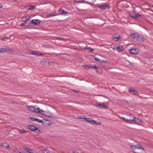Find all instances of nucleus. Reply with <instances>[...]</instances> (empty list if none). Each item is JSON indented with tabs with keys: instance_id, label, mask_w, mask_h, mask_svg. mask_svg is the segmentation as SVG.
I'll use <instances>...</instances> for the list:
<instances>
[{
	"instance_id": "1",
	"label": "nucleus",
	"mask_w": 153,
	"mask_h": 153,
	"mask_svg": "<svg viewBox=\"0 0 153 153\" xmlns=\"http://www.w3.org/2000/svg\"><path fill=\"white\" fill-rule=\"evenodd\" d=\"M120 118L129 123H133L139 125L141 122L140 120L138 118L134 117H132V119L125 118L123 117H120Z\"/></svg>"
},
{
	"instance_id": "2",
	"label": "nucleus",
	"mask_w": 153,
	"mask_h": 153,
	"mask_svg": "<svg viewBox=\"0 0 153 153\" xmlns=\"http://www.w3.org/2000/svg\"><path fill=\"white\" fill-rule=\"evenodd\" d=\"M95 106L100 108H105L108 107V105L107 103H98L95 104Z\"/></svg>"
},
{
	"instance_id": "3",
	"label": "nucleus",
	"mask_w": 153,
	"mask_h": 153,
	"mask_svg": "<svg viewBox=\"0 0 153 153\" xmlns=\"http://www.w3.org/2000/svg\"><path fill=\"white\" fill-rule=\"evenodd\" d=\"M33 111V112L42 114H43V113L44 112V111L43 110L40 109V108L37 106H34Z\"/></svg>"
},
{
	"instance_id": "4",
	"label": "nucleus",
	"mask_w": 153,
	"mask_h": 153,
	"mask_svg": "<svg viewBox=\"0 0 153 153\" xmlns=\"http://www.w3.org/2000/svg\"><path fill=\"white\" fill-rule=\"evenodd\" d=\"M131 148L132 150L135 149H141L145 151V149L140 145H137L134 146H131Z\"/></svg>"
},
{
	"instance_id": "5",
	"label": "nucleus",
	"mask_w": 153,
	"mask_h": 153,
	"mask_svg": "<svg viewBox=\"0 0 153 153\" xmlns=\"http://www.w3.org/2000/svg\"><path fill=\"white\" fill-rule=\"evenodd\" d=\"M30 22V24L32 26H36L40 23L41 21L39 19H33L31 20Z\"/></svg>"
},
{
	"instance_id": "6",
	"label": "nucleus",
	"mask_w": 153,
	"mask_h": 153,
	"mask_svg": "<svg viewBox=\"0 0 153 153\" xmlns=\"http://www.w3.org/2000/svg\"><path fill=\"white\" fill-rule=\"evenodd\" d=\"M13 51V50L9 48H0V53L3 52H9Z\"/></svg>"
},
{
	"instance_id": "7",
	"label": "nucleus",
	"mask_w": 153,
	"mask_h": 153,
	"mask_svg": "<svg viewBox=\"0 0 153 153\" xmlns=\"http://www.w3.org/2000/svg\"><path fill=\"white\" fill-rule=\"evenodd\" d=\"M28 128L32 131L36 130L37 131L38 133H39L40 132L38 130V128H36L34 126L29 125L28 126Z\"/></svg>"
},
{
	"instance_id": "8",
	"label": "nucleus",
	"mask_w": 153,
	"mask_h": 153,
	"mask_svg": "<svg viewBox=\"0 0 153 153\" xmlns=\"http://www.w3.org/2000/svg\"><path fill=\"white\" fill-rule=\"evenodd\" d=\"M98 7L102 10H105L107 8H109L110 6L108 4H104L99 5Z\"/></svg>"
},
{
	"instance_id": "9",
	"label": "nucleus",
	"mask_w": 153,
	"mask_h": 153,
	"mask_svg": "<svg viewBox=\"0 0 153 153\" xmlns=\"http://www.w3.org/2000/svg\"><path fill=\"white\" fill-rule=\"evenodd\" d=\"M83 119L84 120L86 121L87 122H88L96 124L95 121L92 118H87L84 117Z\"/></svg>"
},
{
	"instance_id": "10",
	"label": "nucleus",
	"mask_w": 153,
	"mask_h": 153,
	"mask_svg": "<svg viewBox=\"0 0 153 153\" xmlns=\"http://www.w3.org/2000/svg\"><path fill=\"white\" fill-rule=\"evenodd\" d=\"M24 150L29 153H36V151L33 150L29 149L27 147L24 148Z\"/></svg>"
},
{
	"instance_id": "11",
	"label": "nucleus",
	"mask_w": 153,
	"mask_h": 153,
	"mask_svg": "<svg viewBox=\"0 0 153 153\" xmlns=\"http://www.w3.org/2000/svg\"><path fill=\"white\" fill-rule=\"evenodd\" d=\"M114 50H117L118 51H122L124 50V48L122 46L120 45L117 47H114Z\"/></svg>"
},
{
	"instance_id": "12",
	"label": "nucleus",
	"mask_w": 153,
	"mask_h": 153,
	"mask_svg": "<svg viewBox=\"0 0 153 153\" xmlns=\"http://www.w3.org/2000/svg\"><path fill=\"white\" fill-rule=\"evenodd\" d=\"M31 53L33 55H44V54L42 53H40L39 52H37L36 51H33L31 52Z\"/></svg>"
},
{
	"instance_id": "13",
	"label": "nucleus",
	"mask_w": 153,
	"mask_h": 153,
	"mask_svg": "<svg viewBox=\"0 0 153 153\" xmlns=\"http://www.w3.org/2000/svg\"><path fill=\"white\" fill-rule=\"evenodd\" d=\"M120 39V36L119 35L114 36H113L112 39L114 41H118Z\"/></svg>"
},
{
	"instance_id": "14",
	"label": "nucleus",
	"mask_w": 153,
	"mask_h": 153,
	"mask_svg": "<svg viewBox=\"0 0 153 153\" xmlns=\"http://www.w3.org/2000/svg\"><path fill=\"white\" fill-rule=\"evenodd\" d=\"M130 36L132 39H134L136 38H138L139 35L137 33H132L130 35Z\"/></svg>"
},
{
	"instance_id": "15",
	"label": "nucleus",
	"mask_w": 153,
	"mask_h": 153,
	"mask_svg": "<svg viewBox=\"0 0 153 153\" xmlns=\"http://www.w3.org/2000/svg\"><path fill=\"white\" fill-rule=\"evenodd\" d=\"M130 16L132 18H137L138 17L141 16V15L140 14L138 13H137L136 14H131L130 15Z\"/></svg>"
},
{
	"instance_id": "16",
	"label": "nucleus",
	"mask_w": 153,
	"mask_h": 153,
	"mask_svg": "<svg viewBox=\"0 0 153 153\" xmlns=\"http://www.w3.org/2000/svg\"><path fill=\"white\" fill-rule=\"evenodd\" d=\"M130 52L132 54H136L137 53V52L136 49H131L130 50Z\"/></svg>"
},
{
	"instance_id": "17",
	"label": "nucleus",
	"mask_w": 153,
	"mask_h": 153,
	"mask_svg": "<svg viewBox=\"0 0 153 153\" xmlns=\"http://www.w3.org/2000/svg\"><path fill=\"white\" fill-rule=\"evenodd\" d=\"M27 107L29 111L33 112L34 106L31 105H28L27 106Z\"/></svg>"
},
{
	"instance_id": "18",
	"label": "nucleus",
	"mask_w": 153,
	"mask_h": 153,
	"mask_svg": "<svg viewBox=\"0 0 153 153\" xmlns=\"http://www.w3.org/2000/svg\"><path fill=\"white\" fill-rule=\"evenodd\" d=\"M129 91H131L134 93V94L135 95H138V93L137 91L135 90L130 89L129 90Z\"/></svg>"
},
{
	"instance_id": "19",
	"label": "nucleus",
	"mask_w": 153,
	"mask_h": 153,
	"mask_svg": "<svg viewBox=\"0 0 153 153\" xmlns=\"http://www.w3.org/2000/svg\"><path fill=\"white\" fill-rule=\"evenodd\" d=\"M85 49L88 50L90 51H92L94 50L93 49L88 47H86L85 48Z\"/></svg>"
},
{
	"instance_id": "20",
	"label": "nucleus",
	"mask_w": 153,
	"mask_h": 153,
	"mask_svg": "<svg viewBox=\"0 0 153 153\" xmlns=\"http://www.w3.org/2000/svg\"><path fill=\"white\" fill-rule=\"evenodd\" d=\"M36 8V6H32L30 7L28 10H32Z\"/></svg>"
},
{
	"instance_id": "21",
	"label": "nucleus",
	"mask_w": 153,
	"mask_h": 153,
	"mask_svg": "<svg viewBox=\"0 0 153 153\" xmlns=\"http://www.w3.org/2000/svg\"><path fill=\"white\" fill-rule=\"evenodd\" d=\"M19 131L22 133H26L27 132V131H26V130H23V129H22V130H19Z\"/></svg>"
},
{
	"instance_id": "22",
	"label": "nucleus",
	"mask_w": 153,
	"mask_h": 153,
	"mask_svg": "<svg viewBox=\"0 0 153 153\" xmlns=\"http://www.w3.org/2000/svg\"><path fill=\"white\" fill-rule=\"evenodd\" d=\"M61 13L62 14H66L67 13V11H64L63 10H61Z\"/></svg>"
},
{
	"instance_id": "23",
	"label": "nucleus",
	"mask_w": 153,
	"mask_h": 153,
	"mask_svg": "<svg viewBox=\"0 0 153 153\" xmlns=\"http://www.w3.org/2000/svg\"><path fill=\"white\" fill-rule=\"evenodd\" d=\"M25 19L26 20V21H28L30 19V16H27L25 17Z\"/></svg>"
},
{
	"instance_id": "24",
	"label": "nucleus",
	"mask_w": 153,
	"mask_h": 153,
	"mask_svg": "<svg viewBox=\"0 0 153 153\" xmlns=\"http://www.w3.org/2000/svg\"><path fill=\"white\" fill-rule=\"evenodd\" d=\"M42 153H50L49 152L47 151V150L45 149H44V150H42Z\"/></svg>"
},
{
	"instance_id": "25",
	"label": "nucleus",
	"mask_w": 153,
	"mask_h": 153,
	"mask_svg": "<svg viewBox=\"0 0 153 153\" xmlns=\"http://www.w3.org/2000/svg\"><path fill=\"white\" fill-rule=\"evenodd\" d=\"M127 117H128L127 118L132 119V117L134 116L132 115H131V114H130L127 115Z\"/></svg>"
},
{
	"instance_id": "26",
	"label": "nucleus",
	"mask_w": 153,
	"mask_h": 153,
	"mask_svg": "<svg viewBox=\"0 0 153 153\" xmlns=\"http://www.w3.org/2000/svg\"><path fill=\"white\" fill-rule=\"evenodd\" d=\"M5 147L7 150H10V147L8 144H7V146H5Z\"/></svg>"
},
{
	"instance_id": "27",
	"label": "nucleus",
	"mask_w": 153,
	"mask_h": 153,
	"mask_svg": "<svg viewBox=\"0 0 153 153\" xmlns=\"http://www.w3.org/2000/svg\"><path fill=\"white\" fill-rule=\"evenodd\" d=\"M36 122H38L40 123H41L42 122V120H39L38 119H36Z\"/></svg>"
},
{
	"instance_id": "28",
	"label": "nucleus",
	"mask_w": 153,
	"mask_h": 153,
	"mask_svg": "<svg viewBox=\"0 0 153 153\" xmlns=\"http://www.w3.org/2000/svg\"><path fill=\"white\" fill-rule=\"evenodd\" d=\"M91 68L96 69H97L98 68V67L96 66H92Z\"/></svg>"
},
{
	"instance_id": "29",
	"label": "nucleus",
	"mask_w": 153,
	"mask_h": 153,
	"mask_svg": "<svg viewBox=\"0 0 153 153\" xmlns=\"http://www.w3.org/2000/svg\"><path fill=\"white\" fill-rule=\"evenodd\" d=\"M30 118L32 121H36V119L35 118L31 117H30Z\"/></svg>"
},
{
	"instance_id": "30",
	"label": "nucleus",
	"mask_w": 153,
	"mask_h": 153,
	"mask_svg": "<svg viewBox=\"0 0 153 153\" xmlns=\"http://www.w3.org/2000/svg\"><path fill=\"white\" fill-rule=\"evenodd\" d=\"M25 23H22V24H21L20 25V26H22V27H25V26H24V25Z\"/></svg>"
},
{
	"instance_id": "31",
	"label": "nucleus",
	"mask_w": 153,
	"mask_h": 153,
	"mask_svg": "<svg viewBox=\"0 0 153 153\" xmlns=\"http://www.w3.org/2000/svg\"><path fill=\"white\" fill-rule=\"evenodd\" d=\"M8 39V38L7 37H4L2 38V39L4 41H5L6 39Z\"/></svg>"
},
{
	"instance_id": "32",
	"label": "nucleus",
	"mask_w": 153,
	"mask_h": 153,
	"mask_svg": "<svg viewBox=\"0 0 153 153\" xmlns=\"http://www.w3.org/2000/svg\"><path fill=\"white\" fill-rule=\"evenodd\" d=\"M96 61H100V60L98 58H95L94 59Z\"/></svg>"
},
{
	"instance_id": "33",
	"label": "nucleus",
	"mask_w": 153,
	"mask_h": 153,
	"mask_svg": "<svg viewBox=\"0 0 153 153\" xmlns=\"http://www.w3.org/2000/svg\"><path fill=\"white\" fill-rule=\"evenodd\" d=\"M3 7V5L0 3V8H1Z\"/></svg>"
},
{
	"instance_id": "34",
	"label": "nucleus",
	"mask_w": 153,
	"mask_h": 153,
	"mask_svg": "<svg viewBox=\"0 0 153 153\" xmlns=\"http://www.w3.org/2000/svg\"><path fill=\"white\" fill-rule=\"evenodd\" d=\"M88 68H91L92 66H90V65L87 66Z\"/></svg>"
},
{
	"instance_id": "35",
	"label": "nucleus",
	"mask_w": 153,
	"mask_h": 153,
	"mask_svg": "<svg viewBox=\"0 0 153 153\" xmlns=\"http://www.w3.org/2000/svg\"><path fill=\"white\" fill-rule=\"evenodd\" d=\"M27 22V21H26V19H25V20H24L23 21L25 23H26Z\"/></svg>"
},
{
	"instance_id": "36",
	"label": "nucleus",
	"mask_w": 153,
	"mask_h": 153,
	"mask_svg": "<svg viewBox=\"0 0 153 153\" xmlns=\"http://www.w3.org/2000/svg\"><path fill=\"white\" fill-rule=\"evenodd\" d=\"M19 153H24V152H19Z\"/></svg>"
},
{
	"instance_id": "37",
	"label": "nucleus",
	"mask_w": 153,
	"mask_h": 153,
	"mask_svg": "<svg viewBox=\"0 0 153 153\" xmlns=\"http://www.w3.org/2000/svg\"><path fill=\"white\" fill-rule=\"evenodd\" d=\"M74 91H76V92H78V91H75V90H74Z\"/></svg>"
},
{
	"instance_id": "38",
	"label": "nucleus",
	"mask_w": 153,
	"mask_h": 153,
	"mask_svg": "<svg viewBox=\"0 0 153 153\" xmlns=\"http://www.w3.org/2000/svg\"><path fill=\"white\" fill-rule=\"evenodd\" d=\"M151 7H152L153 8V5H152V6H151Z\"/></svg>"
},
{
	"instance_id": "39",
	"label": "nucleus",
	"mask_w": 153,
	"mask_h": 153,
	"mask_svg": "<svg viewBox=\"0 0 153 153\" xmlns=\"http://www.w3.org/2000/svg\"><path fill=\"white\" fill-rule=\"evenodd\" d=\"M48 116V117H51V116L50 115V116Z\"/></svg>"
},
{
	"instance_id": "40",
	"label": "nucleus",
	"mask_w": 153,
	"mask_h": 153,
	"mask_svg": "<svg viewBox=\"0 0 153 153\" xmlns=\"http://www.w3.org/2000/svg\"><path fill=\"white\" fill-rule=\"evenodd\" d=\"M80 118L81 119H82V118Z\"/></svg>"
},
{
	"instance_id": "41",
	"label": "nucleus",
	"mask_w": 153,
	"mask_h": 153,
	"mask_svg": "<svg viewBox=\"0 0 153 153\" xmlns=\"http://www.w3.org/2000/svg\"><path fill=\"white\" fill-rule=\"evenodd\" d=\"M52 16H54V15H52Z\"/></svg>"
}]
</instances>
